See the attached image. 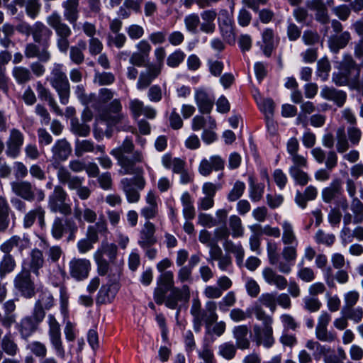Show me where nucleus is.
Returning <instances> with one entry per match:
<instances>
[{
  "instance_id": "nucleus-36",
  "label": "nucleus",
  "mask_w": 363,
  "mask_h": 363,
  "mask_svg": "<svg viewBox=\"0 0 363 363\" xmlns=\"http://www.w3.org/2000/svg\"><path fill=\"white\" fill-rule=\"evenodd\" d=\"M218 353L223 358L230 360L235 356L236 347L232 342H227L219 346Z\"/></svg>"
},
{
  "instance_id": "nucleus-63",
  "label": "nucleus",
  "mask_w": 363,
  "mask_h": 363,
  "mask_svg": "<svg viewBox=\"0 0 363 363\" xmlns=\"http://www.w3.org/2000/svg\"><path fill=\"white\" fill-rule=\"evenodd\" d=\"M67 193L64 189L60 186H57L55 187L52 195L50 196L49 200L53 199L55 203H63L65 201Z\"/></svg>"
},
{
  "instance_id": "nucleus-28",
  "label": "nucleus",
  "mask_w": 363,
  "mask_h": 363,
  "mask_svg": "<svg viewBox=\"0 0 363 363\" xmlns=\"http://www.w3.org/2000/svg\"><path fill=\"white\" fill-rule=\"evenodd\" d=\"M312 9H317L315 19L318 22L326 24L329 22V16L325 8L322 0H313L312 1Z\"/></svg>"
},
{
  "instance_id": "nucleus-38",
  "label": "nucleus",
  "mask_w": 363,
  "mask_h": 363,
  "mask_svg": "<svg viewBox=\"0 0 363 363\" xmlns=\"http://www.w3.org/2000/svg\"><path fill=\"white\" fill-rule=\"evenodd\" d=\"M337 150L340 153L345 152L349 147L348 142L346 138L345 128L340 127L337 130Z\"/></svg>"
},
{
  "instance_id": "nucleus-53",
  "label": "nucleus",
  "mask_w": 363,
  "mask_h": 363,
  "mask_svg": "<svg viewBox=\"0 0 363 363\" xmlns=\"http://www.w3.org/2000/svg\"><path fill=\"white\" fill-rule=\"evenodd\" d=\"M273 177L277 186L279 189L282 190L286 186L288 181L286 174L281 169H276L274 172Z\"/></svg>"
},
{
  "instance_id": "nucleus-11",
  "label": "nucleus",
  "mask_w": 363,
  "mask_h": 363,
  "mask_svg": "<svg viewBox=\"0 0 363 363\" xmlns=\"http://www.w3.org/2000/svg\"><path fill=\"white\" fill-rule=\"evenodd\" d=\"M38 326L39 323L31 316H26L16 325V328L21 337L27 339L38 330Z\"/></svg>"
},
{
  "instance_id": "nucleus-25",
  "label": "nucleus",
  "mask_w": 363,
  "mask_h": 363,
  "mask_svg": "<svg viewBox=\"0 0 363 363\" xmlns=\"http://www.w3.org/2000/svg\"><path fill=\"white\" fill-rule=\"evenodd\" d=\"M16 267V262L11 255H4L0 262V277L4 278L6 274L11 272Z\"/></svg>"
},
{
  "instance_id": "nucleus-31",
  "label": "nucleus",
  "mask_w": 363,
  "mask_h": 363,
  "mask_svg": "<svg viewBox=\"0 0 363 363\" xmlns=\"http://www.w3.org/2000/svg\"><path fill=\"white\" fill-rule=\"evenodd\" d=\"M245 190V184L240 180L235 182L233 189L228 194V200L230 202L239 199Z\"/></svg>"
},
{
  "instance_id": "nucleus-10",
  "label": "nucleus",
  "mask_w": 363,
  "mask_h": 363,
  "mask_svg": "<svg viewBox=\"0 0 363 363\" xmlns=\"http://www.w3.org/2000/svg\"><path fill=\"white\" fill-rule=\"evenodd\" d=\"M53 158L57 164L60 162L66 160L71 153L72 148L70 144L66 139L58 140L52 148Z\"/></svg>"
},
{
  "instance_id": "nucleus-57",
  "label": "nucleus",
  "mask_w": 363,
  "mask_h": 363,
  "mask_svg": "<svg viewBox=\"0 0 363 363\" xmlns=\"http://www.w3.org/2000/svg\"><path fill=\"white\" fill-rule=\"evenodd\" d=\"M254 72L259 83H261L267 75V70L262 62H256L255 63Z\"/></svg>"
},
{
  "instance_id": "nucleus-1",
  "label": "nucleus",
  "mask_w": 363,
  "mask_h": 363,
  "mask_svg": "<svg viewBox=\"0 0 363 363\" xmlns=\"http://www.w3.org/2000/svg\"><path fill=\"white\" fill-rule=\"evenodd\" d=\"M121 273L118 274L115 273H109L107 275V281L106 284H103L96 297V306H102L106 304H111L113 303L118 291L121 288V284L120 282Z\"/></svg>"
},
{
  "instance_id": "nucleus-59",
  "label": "nucleus",
  "mask_w": 363,
  "mask_h": 363,
  "mask_svg": "<svg viewBox=\"0 0 363 363\" xmlns=\"http://www.w3.org/2000/svg\"><path fill=\"white\" fill-rule=\"evenodd\" d=\"M30 316L39 324L43 322L45 317V311L40 301H36L33 309V313Z\"/></svg>"
},
{
  "instance_id": "nucleus-26",
  "label": "nucleus",
  "mask_w": 363,
  "mask_h": 363,
  "mask_svg": "<svg viewBox=\"0 0 363 363\" xmlns=\"http://www.w3.org/2000/svg\"><path fill=\"white\" fill-rule=\"evenodd\" d=\"M13 2L20 6H26L27 14L33 18L37 16L40 9L38 0H13Z\"/></svg>"
},
{
  "instance_id": "nucleus-40",
  "label": "nucleus",
  "mask_w": 363,
  "mask_h": 363,
  "mask_svg": "<svg viewBox=\"0 0 363 363\" xmlns=\"http://www.w3.org/2000/svg\"><path fill=\"white\" fill-rule=\"evenodd\" d=\"M283 235L282 241L285 245H290L294 241H296V236L294 233L293 227L291 224L287 221L283 223Z\"/></svg>"
},
{
  "instance_id": "nucleus-17",
  "label": "nucleus",
  "mask_w": 363,
  "mask_h": 363,
  "mask_svg": "<svg viewBox=\"0 0 363 363\" xmlns=\"http://www.w3.org/2000/svg\"><path fill=\"white\" fill-rule=\"evenodd\" d=\"M1 348L2 353L4 352L11 357H13L18 353V345L10 333L5 335L1 339Z\"/></svg>"
},
{
  "instance_id": "nucleus-16",
  "label": "nucleus",
  "mask_w": 363,
  "mask_h": 363,
  "mask_svg": "<svg viewBox=\"0 0 363 363\" xmlns=\"http://www.w3.org/2000/svg\"><path fill=\"white\" fill-rule=\"evenodd\" d=\"M249 193L250 198L253 202H257L262 198L265 185L264 183H256L255 179L253 176H249Z\"/></svg>"
},
{
  "instance_id": "nucleus-51",
  "label": "nucleus",
  "mask_w": 363,
  "mask_h": 363,
  "mask_svg": "<svg viewBox=\"0 0 363 363\" xmlns=\"http://www.w3.org/2000/svg\"><path fill=\"white\" fill-rule=\"evenodd\" d=\"M199 223L206 228H211L218 225L217 220L211 215L203 213H200L199 215Z\"/></svg>"
},
{
  "instance_id": "nucleus-54",
  "label": "nucleus",
  "mask_w": 363,
  "mask_h": 363,
  "mask_svg": "<svg viewBox=\"0 0 363 363\" xmlns=\"http://www.w3.org/2000/svg\"><path fill=\"white\" fill-rule=\"evenodd\" d=\"M238 46L242 52L249 51L252 48V38L248 34L240 35L238 40Z\"/></svg>"
},
{
  "instance_id": "nucleus-61",
  "label": "nucleus",
  "mask_w": 363,
  "mask_h": 363,
  "mask_svg": "<svg viewBox=\"0 0 363 363\" xmlns=\"http://www.w3.org/2000/svg\"><path fill=\"white\" fill-rule=\"evenodd\" d=\"M170 127L173 130H179L183 126V121L179 114L176 112V108H173L169 116Z\"/></svg>"
},
{
  "instance_id": "nucleus-34",
  "label": "nucleus",
  "mask_w": 363,
  "mask_h": 363,
  "mask_svg": "<svg viewBox=\"0 0 363 363\" xmlns=\"http://www.w3.org/2000/svg\"><path fill=\"white\" fill-rule=\"evenodd\" d=\"M157 285L169 288L171 289L174 286V274L168 270L162 273L157 278Z\"/></svg>"
},
{
  "instance_id": "nucleus-27",
  "label": "nucleus",
  "mask_w": 363,
  "mask_h": 363,
  "mask_svg": "<svg viewBox=\"0 0 363 363\" xmlns=\"http://www.w3.org/2000/svg\"><path fill=\"white\" fill-rule=\"evenodd\" d=\"M94 260L97 266L98 274L101 277H104L108 274L109 270V262L101 255L100 249H98L94 255Z\"/></svg>"
},
{
  "instance_id": "nucleus-7",
  "label": "nucleus",
  "mask_w": 363,
  "mask_h": 363,
  "mask_svg": "<svg viewBox=\"0 0 363 363\" xmlns=\"http://www.w3.org/2000/svg\"><path fill=\"white\" fill-rule=\"evenodd\" d=\"M23 140V135L20 130L16 128L11 129L9 137L6 142V155L12 158L16 157L20 153Z\"/></svg>"
},
{
  "instance_id": "nucleus-55",
  "label": "nucleus",
  "mask_w": 363,
  "mask_h": 363,
  "mask_svg": "<svg viewBox=\"0 0 363 363\" xmlns=\"http://www.w3.org/2000/svg\"><path fill=\"white\" fill-rule=\"evenodd\" d=\"M245 287H246L247 294L252 298L257 297L260 291V288H259V284L252 278H250L247 281V283L245 284Z\"/></svg>"
},
{
  "instance_id": "nucleus-23",
  "label": "nucleus",
  "mask_w": 363,
  "mask_h": 363,
  "mask_svg": "<svg viewBox=\"0 0 363 363\" xmlns=\"http://www.w3.org/2000/svg\"><path fill=\"white\" fill-rule=\"evenodd\" d=\"M121 166L124 169L125 174L142 175L143 170L141 167H135V164L130 160L128 156H122L119 159Z\"/></svg>"
},
{
  "instance_id": "nucleus-32",
  "label": "nucleus",
  "mask_w": 363,
  "mask_h": 363,
  "mask_svg": "<svg viewBox=\"0 0 363 363\" xmlns=\"http://www.w3.org/2000/svg\"><path fill=\"white\" fill-rule=\"evenodd\" d=\"M185 57V53L181 49H177L167 57V65L172 68H176L184 61Z\"/></svg>"
},
{
  "instance_id": "nucleus-62",
  "label": "nucleus",
  "mask_w": 363,
  "mask_h": 363,
  "mask_svg": "<svg viewBox=\"0 0 363 363\" xmlns=\"http://www.w3.org/2000/svg\"><path fill=\"white\" fill-rule=\"evenodd\" d=\"M322 306L321 302L318 298H307L305 301V308L311 313L318 311Z\"/></svg>"
},
{
  "instance_id": "nucleus-60",
  "label": "nucleus",
  "mask_w": 363,
  "mask_h": 363,
  "mask_svg": "<svg viewBox=\"0 0 363 363\" xmlns=\"http://www.w3.org/2000/svg\"><path fill=\"white\" fill-rule=\"evenodd\" d=\"M130 109L134 118H137L141 116L144 109L143 102L138 99L132 100L130 103Z\"/></svg>"
},
{
  "instance_id": "nucleus-20",
  "label": "nucleus",
  "mask_w": 363,
  "mask_h": 363,
  "mask_svg": "<svg viewBox=\"0 0 363 363\" xmlns=\"http://www.w3.org/2000/svg\"><path fill=\"white\" fill-rule=\"evenodd\" d=\"M9 206L5 198L0 196V233L9 227Z\"/></svg>"
},
{
  "instance_id": "nucleus-24",
  "label": "nucleus",
  "mask_w": 363,
  "mask_h": 363,
  "mask_svg": "<svg viewBox=\"0 0 363 363\" xmlns=\"http://www.w3.org/2000/svg\"><path fill=\"white\" fill-rule=\"evenodd\" d=\"M289 174L294 179L295 182L301 186H306L311 179L308 174L300 168L291 166L289 168Z\"/></svg>"
},
{
  "instance_id": "nucleus-43",
  "label": "nucleus",
  "mask_w": 363,
  "mask_h": 363,
  "mask_svg": "<svg viewBox=\"0 0 363 363\" xmlns=\"http://www.w3.org/2000/svg\"><path fill=\"white\" fill-rule=\"evenodd\" d=\"M94 149V143L91 140H84L80 143L77 140L75 154L77 156H81L83 152H93Z\"/></svg>"
},
{
  "instance_id": "nucleus-9",
  "label": "nucleus",
  "mask_w": 363,
  "mask_h": 363,
  "mask_svg": "<svg viewBox=\"0 0 363 363\" xmlns=\"http://www.w3.org/2000/svg\"><path fill=\"white\" fill-rule=\"evenodd\" d=\"M12 191L17 196L27 201L34 199V190L32 184L27 181L13 182L11 183Z\"/></svg>"
},
{
  "instance_id": "nucleus-29",
  "label": "nucleus",
  "mask_w": 363,
  "mask_h": 363,
  "mask_svg": "<svg viewBox=\"0 0 363 363\" xmlns=\"http://www.w3.org/2000/svg\"><path fill=\"white\" fill-rule=\"evenodd\" d=\"M98 249H100L101 255H106L111 262H113L116 259L118 247L115 243H108L107 240L105 239L101 242V247Z\"/></svg>"
},
{
  "instance_id": "nucleus-19",
  "label": "nucleus",
  "mask_w": 363,
  "mask_h": 363,
  "mask_svg": "<svg viewBox=\"0 0 363 363\" xmlns=\"http://www.w3.org/2000/svg\"><path fill=\"white\" fill-rule=\"evenodd\" d=\"M250 228L253 233L257 234L258 236L264 234L267 236L279 238L281 234L278 227H272L269 225H266L264 228H262L260 224H254L250 226Z\"/></svg>"
},
{
  "instance_id": "nucleus-39",
  "label": "nucleus",
  "mask_w": 363,
  "mask_h": 363,
  "mask_svg": "<svg viewBox=\"0 0 363 363\" xmlns=\"http://www.w3.org/2000/svg\"><path fill=\"white\" fill-rule=\"evenodd\" d=\"M168 291H170L169 288L157 285V287L155 288L153 291V298L155 303L159 306L163 303L165 304L167 297L166 294Z\"/></svg>"
},
{
  "instance_id": "nucleus-47",
  "label": "nucleus",
  "mask_w": 363,
  "mask_h": 363,
  "mask_svg": "<svg viewBox=\"0 0 363 363\" xmlns=\"http://www.w3.org/2000/svg\"><path fill=\"white\" fill-rule=\"evenodd\" d=\"M65 230L63 219L57 217L55 219L52 227L51 233L52 237L56 240L61 239Z\"/></svg>"
},
{
  "instance_id": "nucleus-49",
  "label": "nucleus",
  "mask_w": 363,
  "mask_h": 363,
  "mask_svg": "<svg viewBox=\"0 0 363 363\" xmlns=\"http://www.w3.org/2000/svg\"><path fill=\"white\" fill-rule=\"evenodd\" d=\"M202 347L203 350L201 352H199V357L203 359L207 363L211 362L213 357V353L210 349V341L206 337L203 338Z\"/></svg>"
},
{
  "instance_id": "nucleus-15",
  "label": "nucleus",
  "mask_w": 363,
  "mask_h": 363,
  "mask_svg": "<svg viewBox=\"0 0 363 363\" xmlns=\"http://www.w3.org/2000/svg\"><path fill=\"white\" fill-rule=\"evenodd\" d=\"M44 265V256L42 250L34 248L31 250L29 255V271L32 272L36 276L39 275V270Z\"/></svg>"
},
{
  "instance_id": "nucleus-37",
  "label": "nucleus",
  "mask_w": 363,
  "mask_h": 363,
  "mask_svg": "<svg viewBox=\"0 0 363 363\" xmlns=\"http://www.w3.org/2000/svg\"><path fill=\"white\" fill-rule=\"evenodd\" d=\"M357 64L350 53L343 55V60L337 67L340 70H344L345 73L351 74L352 69H355Z\"/></svg>"
},
{
  "instance_id": "nucleus-18",
  "label": "nucleus",
  "mask_w": 363,
  "mask_h": 363,
  "mask_svg": "<svg viewBox=\"0 0 363 363\" xmlns=\"http://www.w3.org/2000/svg\"><path fill=\"white\" fill-rule=\"evenodd\" d=\"M44 210L42 207H38L34 210L29 211L26 214L23 220L25 228H30L33 225L36 218L41 227L44 225Z\"/></svg>"
},
{
  "instance_id": "nucleus-13",
  "label": "nucleus",
  "mask_w": 363,
  "mask_h": 363,
  "mask_svg": "<svg viewBox=\"0 0 363 363\" xmlns=\"http://www.w3.org/2000/svg\"><path fill=\"white\" fill-rule=\"evenodd\" d=\"M145 228V229L141 231L142 240L138 241V245L143 249L150 247L157 242V238L155 236V225L150 221H147Z\"/></svg>"
},
{
  "instance_id": "nucleus-21",
  "label": "nucleus",
  "mask_w": 363,
  "mask_h": 363,
  "mask_svg": "<svg viewBox=\"0 0 363 363\" xmlns=\"http://www.w3.org/2000/svg\"><path fill=\"white\" fill-rule=\"evenodd\" d=\"M25 55L28 58H38L43 60L45 55V47L42 45L28 43L25 48Z\"/></svg>"
},
{
  "instance_id": "nucleus-12",
  "label": "nucleus",
  "mask_w": 363,
  "mask_h": 363,
  "mask_svg": "<svg viewBox=\"0 0 363 363\" xmlns=\"http://www.w3.org/2000/svg\"><path fill=\"white\" fill-rule=\"evenodd\" d=\"M351 39L350 33L344 31L340 35H333L328 39V47L333 54H337L340 50L344 48Z\"/></svg>"
},
{
  "instance_id": "nucleus-33",
  "label": "nucleus",
  "mask_w": 363,
  "mask_h": 363,
  "mask_svg": "<svg viewBox=\"0 0 363 363\" xmlns=\"http://www.w3.org/2000/svg\"><path fill=\"white\" fill-rule=\"evenodd\" d=\"M330 69L331 66L326 56H324L318 61L317 74L323 78V80L328 79Z\"/></svg>"
},
{
  "instance_id": "nucleus-44",
  "label": "nucleus",
  "mask_w": 363,
  "mask_h": 363,
  "mask_svg": "<svg viewBox=\"0 0 363 363\" xmlns=\"http://www.w3.org/2000/svg\"><path fill=\"white\" fill-rule=\"evenodd\" d=\"M122 110V105L118 99H113L107 106H104L101 110V116H106L113 113H118Z\"/></svg>"
},
{
  "instance_id": "nucleus-64",
  "label": "nucleus",
  "mask_w": 363,
  "mask_h": 363,
  "mask_svg": "<svg viewBox=\"0 0 363 363\" xmlns=\"http://www.w3.org/2000/svg\"><path fill=\"white\" fill-rule=\"evenodd\" d=\"M252 15L247 10L244 8L240 10L238 16V21L240 26H247L250 23Z\"/></svg>"
},
{
  "instance_id": "nucleus-4",
  "label": "nucleus",
  "mask_w": 363,
  "mask_h": 363,
  "mask_svg": "<svg viewBox=\"0 0 363 363\" xmlns=\"http://www.w3.org/2000/svg\"><path fill=\"white\" fill-rule=\"evenodd\" d=\"M13 285L22 296L30 298L35 296V284L31 280L30 272L28 269H22L16 274L13 279Z\"/></svg>"
},
{
  "instance_id": "nucleus-46",
  "label": "nucleus",
  "mask_w": 363,
  "mask_h": 363,
  "mask_svg": "<svg viewBox=\"0 0 363 363\" xmlns=\"http://www.w3.org/2000/svg\"><path fill=\"white\" fill-rule=\"evenodd\" d=\"M351 210L356 215L354 223L362 222L363 220V203L357 197L353 198Z\"/></svg>"
},
{
  "instance_id": "nucleus-42",
  "label": "nucleus",
  "mask_w": 363,
  "mask_h": 363,
  "mask_svg": "<svg viewBox=\"0 0 363 363\" xmlns=\"http://www.w3.org/2000/svg\"><path fill=\"white\" fill-rule=\"evenodd\" d=\"M60 312L65 317L68 314L69 295L65 286H62L60 288Z\"/></svg>"
},
{
  "instance_id": "nucleus-5",
  "label": "nucleus",
  "mask_w": 363,
  "mask_h": 363,
  "mask_svg": "<svg viewBox=\"0 0 363 363\" xmlns=\"http://www.w3.org/2000/svg\"><path fill=\"white\" fill-rule=\"evenodd\" d=\"M121 184L123 185L127 201L129 203L138 202L140 199V194L132 186L134 185L139 189H143L145 185V181L143 175H135L130 179L123 178L121 179Z\"/></svg>"
},
{
  "instance_id": "nucleus-6",
  "label": "nucleus",
  "mask_w": 363,
  "mask_h": 363,
  "mask_svg": "<svg viewBox=\"0 0 363 363\" xmlns=\"http://www.w3.org/2000/svg\"><path fill=\"white\" fill-rule=\"evenodd\" d=\"M91 270V262L85 258L74 259L69 262V273L76 281H80L88 278Z\"/></svg>"
},
{
  "instance_id": "nucleus-3",
  "label": "nucleus",
  "mask_w": 363,
  "mask_h": 363,
  "mask_svg": "<svg viewBox=\"0 0 363 363\" xmlns=\"http://www.w3.org/2000/svg\"><path fill=\"white\" fill-rule=\"evenodd\" d=\"M190 298V288L187 284H183L181 288L174 286L167 297L165 306L172 310L177 309V315H178L181 309V306H178V302H182L185 307H187Z\"/></svg>"
},
{
  "instance_id": "nucleus-56",
  "label": "nucleus",
  "mask_w": 363,
  "mask_h": 363,
  "mask_svg": "<svg viewBox=\"0 0 363 363\" xmlns=\"http://www.w3.org/2000/svg\"><path fill=\"white\" fill-rule=\"evenodd\" d=\"M263 334L264 337L263 342L264 346L267 348L272 347L274 343L272 327L271 325H266L263 329Z\"/></svg>"
},
{
  "instance_id": "nucleus-52",
  "label": "nucleus",
  "mask_w": 363,
  "mask_h": 363,
  "mask_svg": "<svg viewBox=\"0 0 363 363\" xmlns=\"http://www.w3.org/2000/svg\"><path fill=\"white\" fill-rule=\"evenodd\" d=\"M302 38L305 45H313L318 43L320 36L315 31H313L311 30H306L303 32Z\"/></svg>"
},
{
  "instance_id": "nucleus-2",
  "label": "nucleus",
  "mask_w": 363,
  "mask_h": 363,
  "mask_svg": "<svg viewBox=\"0 0 363 363\" xmlns=\"http://www.w3.org/2000/svg\"><path fill=\"white\" fill-rule=\"evenodd\" d=\"M54 75L51 81L52 87L56 90L60 101L63 105L69 103L70 87L68 79L65 73L62 71L61 65H57L52 71Z\"/></svg>"
},
{
  "instance_id": "nucleus-30",
  "label": "nucleus",
  "mask_w": 363,
  "mask_h": 363,
  "mask_svg": "<svg viewBox=\"0 0 363 363\" xmlns=\"http://www.w3.org/2000/svg\"><path fill=\"white\" fill-rule=\"evenodd\" d=\"M229 225L232 230V236L235 238L242 237L244 230L242 226V220L240 218L236 215L230 216L229 218Z\"/></svg>"
},
{
  "instance_id": "nucleus-41",
  "label": "nucleus",
  "mask_w": 363,
  "mask_h": 363,
  "mask_svg": "<svg viewBox=\"0 0 363 363\" xmlns=\"http://www.w3.org/2000/svg\"><path fill=\"white\" fill-rule=\"evenodd\" d=\"M259 111L266 116H273L275 109V103L272 98H265L259 104Z\"/></svg>"
},
{
  "instance_id": "nucleus-48",
  "label": "nucleus",
  "mask_w": 363,
  "mask_h": 363,
  "mask_svg": "<svg viewBox=\"0 0 363 363\" xmlns=\"http://www.w3.org/2000/svg\"><path fill=\"white\" fill-rule=\"evenodd\" d=\"M184 23L186 28L189 31L196 33L197 32V27L200 23L199 17L196 13L190 14L186 16Z\"/></svg>"
},
{
  "instance_id": "nucleus-35",
  "label": "nucleus",
  "mask_w": 363,
  "mask_h": 363,
  "mask_svg": "<svg viewBox=\"0 0 363 363\" xmlns=\"http://www.w3.org/2000/svg\"><path fill=\"white\" fill-rule=\"evenodd\" d=\"M218 24L220 30L233 28V21L230 18L226 9H221L218 17Z\"/></svg>"
},
{
  "instance_id": "nucleus-50",
  "label": "nucleus",
  "mask_w": 363,
  "mask_h": 363,
  "mask_svg": "<svg viewBox=\"0 0 363 363\" xmlns=\"http://www.w3.org/2000/svg\"><path fill=\"white\" fill-rule=\"evenodd\" d=\"M96 78H98V84L100 86L111 85L115 82V76L111 72H103L102 73L97 72Z\"/></svg>"
},
{
  "instance_id": "nucleus-14",
  "label": "nucleus",
  "mask_w": 363,
  "mask_h": 363,
  "mask_svg": "<svg viewBox=\"0 0 363 363\" xmlns=\"http://www.w3.org/2000/svg\"><path fill=\"white\" fill-rule=\"evenodd\" d=\"M11 54L7 50L0 52V89L4 92L8 91L9 77L6 75V65L11 60Z\"/></svg>"
},
{
  "instance_id": "nucleus-8",
  "label": "nucleus",
  "mask_w": 363,
  "mask_h": 363,
  "mask_svg": "<svg viewBox=\"0 0 363 363\" xmlns=\"http://www.w3.org/2000/svg\"><path fill=\"white\" fill-rule=\"evenodd\" d=\"M50 340L55 350V354L60 359H64L65 352L61 340L60 325L49 327Z\"/></svg>"
},
{
  "instance_id": "nucleus-45",
  "label": "nucleus",
  "mask_w": 363,
  "mask_h": 363,
  "mask_svg": "<svg viewBox=\"0 0 363 363\" xmlns=\"http://www.w3.org/2000/svg\"><path fill=\"white\" fill-rule=\"evenodd\" d=\"M49 206L52 212H60L62 214L67 216L71 213V207L69 204L63 203H55L54 199H51L49 200Z\"/></svg>"
},
{
  "instance_id": "nucleus-58",
  "label": "nucleus",
  "mask_w": 363,
  "mask_h": 363,
  "mask_svg": "<svg viewBox=\"0 0 363 363\" xmlns=\"http://www.w3.org/2000/svg\"><path fill=\"white\" fill-rule=\"evenodd\" d=\"M87 342L93 350L99 347V335L96 329H89L87 333Z\"/></svg>"
},
{
  "instance_id": "nucleus-22",
  "label": "nucleus",
  "mask_w": 363,
  "mask_h": 363,
  "mask_svg": "<svg viewBox=\"0 0 363 363\" xmlns=\"http://www.w3.org/2000/svg\"><path fill=\"white\" fill-rule=\"evenodd\" d=\"M12 75L19 84H24L31 79L30 71L28 68L22 66L14 67L12 69Z\"/></svg>"
}]
</instances>
